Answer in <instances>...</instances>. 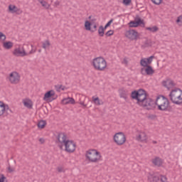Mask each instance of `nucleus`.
Wrapping results in <instances>:
<instances>
[{"instance_id":"f257e3e1","label":"nucleus","mask_w":182,"mask_h":182,"mask_svg":"<svg viewBox=\"0 0 182 182\" xmlns=\"http://www.w3.org/2000/svg\"><path fill=\"white\" fill-rule=\"evenodd\" d=\"M132 99L137 100L138 105H142L144 107H147L148 110H151L154 107V105L158 107V110L166 112L168 109L170 102L168 99L164 95H159L156 97V102L151 98L147 97V92L143 89L134 90L131 94Z\"/></svg>"},{"instance_id":"f03ea898","label":"nucleus","mask_w":182,"mask_h":182,"mask_svg":"<svg viewBox=\"0 0 182 182\" xmlns=\"http://www.w3.org/2000/svg\"><path fill=\"white\" fill-rule=\"evenodd\" d=\"M169 100L173 105H182V90L180 88H175L171 90L168 95Z\"/></svg>"},{"instance_id":"7ed1b4c3","label":"nucleus","mask_w":182,"mask_h":182,"mask_svg":"<svg viewBox=\"0 0 182 182\" xmlns=\"http://www.w3.org/2000/svg\"><path fill=\"white\" fill-rule=\"evenodd\" d=\"M85 157L90 163H97V161H100L102 155L96 149H90L86 151Z\"/></svg>"},{"instance_id":"20e7f679","label":"nucleus","mask_w":182,"mask_h":182,"mask_svg":"<svg viewBox=\"0 0 182 182\" xmlns=\"http://www.w3.org/2000/svg\"><path fill=\"white\" fill-rule=\"evenodd\" d=\"M92 66L96 70L102 72L106 68H107V62L103 57H97L93 59Z\"/></svg>"},{"instance_id":"39448f33","label":"nucleus","mask_w":182,"mask_h":182,"mask_svg":"<svg viewBox=\"0 0 182 182\" xmlns=\"http://www.w3.org/2000/svg\"><path fill=\"white\" fill-rule=\"evenodd\" d=\"M114 141L117 146H123L126 143V135L123 132H118L114 136Z\"/></svg>"},{"instance_id":"423d86ee","label":"nucleus","mask_w":182,"mask_h":182,"mask_svg":"<svg viewBox=\"0 0 182 182\" xmlns=\"http://www.w3.org/2000/svg\"><path fill=\"white\" fill-rule=\"evenodd\" d=\"M64 146L67 153H75V150H76V143H75V141L72 140H67L64 144Z\"/></svg>"},{"instance_id":"0eeeda50","label":"nucleus","mask_w":182,"mask_h":182,"mask_svg":"<svg viewBox=\"0 0 182 182\" xmlns=\"http://www.w3.org/2000/svg\"><path fill=\"white\" fill-rule=\"evenodd\" d=\"M130 28H137L138 26H140V25H142V26H144V21L140 18L139 16H136V17L134 18V21H131L129 23Z\"/></svg>"},{"instance_id":"6e6552de","label":"nucleus","mask_w":182,"mask_h":182,"mask_svg":"<svg viewBox=\"0 0 182 182\" xmlns=\"http://www.w3.org/2000/svg\"><path fill=\"white\" fill-rule=\"evenodd\" d=\"M126 37L131 41H137L139 33L136 30L131 29L126 32Z\"/></svg>"},{"instance_id":"1a4fd4ad","label":"nucleus","mask_w":182,"mask_h":182,"mask_svg":"<svg viewBox=\"0 0 182 182\" xmlns=\"http://www.w3.org/2000/svg\"><path fill=\"white\" fill-rule=\"evenodd\" d=\"M19 79H21V77L19 76V74L16 72H13L10 73L9 75V82L12 85H18L19 83Z\"/></svg>"},{"instance_id":"9d476101","label":"nucleus","mask_w":182,"mask_h":182,"mask_svg":"<svg viewBox=\"0 0 182 182\" xmlns=\"http://www.w3.org/2000/svg\"><path fill=\"white\" fill-rule=\"evenodd\" d=\"M43 99L44 100H49L50 102H53V100H56V99H58V95L55 94V92L53 90H51L46 92Z\"/></svg>"},{"instance_id":"9b49d317","label":"nucleus","mask_w":182,"mask_h":182,"mask_svg":"<svg viewBox=\"0 0 182 182\" xmlns=\"http://www.w3.org/2000/svg\"><path fill=\"white\" fill-rule=\"evenodd\" d=\"M66 137H67L66 134H65V133L63 132L59 133L57 136V141L60 143L58 146L61 150L62 149H63V146L62 144H65L68 141V140H66Z\"/></svg>"},{"instance_id":"f8f14e48","label":"nucleus","mask_w":182,"mask_h":182,"mask_svg":"<svg viewBox=\"0 0 182 182\" xmlns=\"http://www.w3.org/2000/svg\"><path fill=\"white\" fill-rule=\"evenodd\" d=\"M141 73L143 76H153L154 75V69L151 65H149L145 68H141Z\"/></svg>"},{"instance_id":"ddd939ff","label":"nucleus","mask_w":182,"mask_h":182,"mask_svg":"<svg viewBox=\"0 0 182 182\" xmlns=\"http://www.w3.org/2000/svg\"><path fill=\"white\" fill-rule=\"evenodd\" d=\"M148 180L149 182H160V176L157 172H149Z\"/></svg>"},{"instance_id":"4468645a","label":"nucleus","mask_w":182,"mask_h":182,"mask_svg":"<svg viewBox=\"0 0 182 182\" xmlns=\"http://www.w3.org/2000/svg\"><path fill=\"white\" fill-rule=\"evenodd\" d=\"M13 53L14 56H28V53L25 51V48H23V47L16 48Z\"/></svg>"},{"instance_id":"2eb2a0df","label":"nucleus","mask_w":182,"mask_h":182,"mask_svg":"<svg viewBox=\"0 0 182 182\" xmlns=\"http://www.w3.org/2000/svg\"><path fill=\"white\" fill-rule=\"evenodd\" d=\"M162 85L164 87H166L168 90H170V89H172V87H174V86H176V84H174V82L171 80H166L163 81Z\"/></svg>"},{"instance_id":"dca6fc26","label":"nucleus","mask_w":182,"mask_h":182,"mask_svg":"<svg viewBox=\"0 0 182 182\" xmlns=\"http://www.w3.org/2000/svg\"><path fill=\"white\" fill-rule=\"evenodd\" d=\"M9 11L11 14H17V15H21L22 14V10L16 7V6L9 5Z\"/></svg>"},{"instance_id":"f3484780","label":"nucleus","mask_w":182,"mask_h":182,"mask_svg":"<svg viewBox=\"0 0 182 182\" xmlns=\"http://www.w3.org/2000/svg\"><path fill=\"white\" fill-rule=\"evenodd\" d=\"M137 141H146L147 140V135L144 132H140L136 138Z\"/></svg>"},{"instance_id":"a211bd4d","label":"nucleus","mask_w":182,"mask_h":182,"mask_svg":"<svg viewBox=\"0 0 182 182\" xmlns=\"http://www.w3.org/2000/svg\"><path fill=\"white\" fill-rule=\"evenodd\" d=\"M62 103L63 105H75V99L73 97L64 98Z\"/></svg>"},{"instance_id":"6ab92c4d","label":"nucleus","mask_w":182,"mask_h":182,"mask_svg":"<svg viewBox=\"0 0 182 182\" xmlns=\"http://www.w3.org/2000/svg\"><path fill=\"white\" fill-rule=\"evenodd\" d=\"M152 163L154 166H156L157 167H160V166L163 164V161H161V159H160V157H156L155 159H152Z\"/></svg>"},{"instance_id":"aec40b11","label":"nucleus","mask_w":182,"mask_h":182,"mask_svg":"<svg viewBox=\"0 0 182 182\" xmlns=\"http://www.w3.org/2000/svg\"><path fill=\"white\" fill-rule=\"evenodd\" d=\"M3 47L4 48V49H12V48L14 47V43H12L11 41H6L4 42L3 43Z\"/></svg>"},{"instance_id":"412c9836","label":"nucleus","mask_w":182,"mask_h":182,"mask_svg":"<svg viewBox=\"0 0 182 182\" xmlns=\"http://www.w3.org/2000/svg\"><path fill=\"white\" fill-rule=\"evenodd\" d=\"M5 114V103L0 101V116H4Z\"/></svg>"},{"instance_id":"4be33fe9","label":"nucleus","mask_w":182,"mask_h":182,"mask_svg":"<svg viewBox=\"0 0 182 182\" xmlns=\"http://www.w3.org/2000/svg\"><path fill=\"white\" fill-rule=\"evenodd\" d=\"M119 96L120 97H122V99H124L126 100V99H127V91L124 90H120Z\"/></svg>"},{"instance_id":"5701e85b","label":"nucleus","mask_w":182,"mask_h":182,"mask_svg":"<svg viewBox=\"0 0 182 182\" xmlns=\"http://www.w3.org/2000/svg\"><path fill=\"white\" fill-rule=\"evenodd\" d=\"M105 28L103 27V26H100L99 27V29H98V34H99V36H101V37H103L105 36Z\"/></svg>"},{"instance_id":"b1692460","label":"nucleus","mask_w":182,"mask_h":182,"mask_svg":"<svg viewBox=\"0 0 182 182\" xmlns=\"http://www.w3.org/2000/svg\"><path fill=\"white\" fill-rule=\"evenodd\" d=\"M92 25H93L90 21H86L85 23V28L86 31H92Z\"/></svg>"},{"instance_id":"393cba45","label":"nucleus","mask_w":182,"mask_h":182,"mask_svg":"<svg viewBox=\"0 0 182 182\" xmlns=\"http://www.w3.org/2000/svg\"><path fill=\"white\" fill-rule=\"evenodd\" d=\"M45 126H46V121L45 120H41L38 123V129H45Z\"/></svg>"},{"instance_id":"a878e982","label":"nucleus","mask_w":182,"mask_h":182,"mask_svg":"<svg viewBox=\"0 0 182 182\" xmlns=\"http://www.w3.org/2000/svg\"><path fill=\"white\" fill-rule=\"evenodd\" d=\"M140 65L141 66H143L144 68H147V66H150V65H148L147 61L145 58H142L140 60Z\"/></svg>"},{"instance_id":"bb28decb","label":"nucleus","mask_w":182,"mask_h":182,"mask_svg":"<svg viewBox=\"0 0 182 182\" xmlns=\"http://www.w3.org/2000/svg\"><path fill=\"white\" fill-rule=\"evenodd\" d=\"M146 31H150V32H157L159 31V27L158 26H153V27H146Z\"/></svg>"},{"instance_id":"cd10ccee","label":"nucleus","mask_w":182,"mask_h":182,"mask_svg":"<svg viewBox=\"0 0 182 182\" xmlns=\"http://www.w3.org/2000/svg\"><path fill=\"white\" fill-rule=\"evenodd\" d=\"M23 105L25 107H27L28 109H32V102L31 101H24Z\"/></svg>"},{"instance_id":"c85d7f7f","label":"nucleus","mask_w":182,"mask_h":182,"mask_svg":"<svg viewBox=\"0 0 182 182\" xmlns=\"http://www.w3.org/2000/svg\"><path fill=\"white\" fill-rule=\"evenodd\" d=\"M38 2H40V4H41L42 6H43L44 8H46V9H49V4H48V2L43 0H38Z\"/></svg>"},{"instance_id":"c756f323","label":"nucleus","mask_w":182,"mask_h":182,"mask_svg":"<svg viewBox=\"0 0 182 182\" xmlns=\"http://www.w3.org/2000/svg\"><path fill=\"white\" fill-rule=\"evenodd\" d=\"M4 113H6V114H10V113H12V110L9 109V106L5 104H4Z\"/></svg>"},{"instance_id":"7c9ffc66","label":"nucleus","mask_w":182,"mask_h":182,"mask_svg":"<svg viewBox=\"0 0 182 182\" xmlns=\"http://www.w3.org/2000/svg\"><path fill=\"white\" fill-rule=\"evenodd\" d=\"M49 46H50V41H49V40H46L44 43H43V49H46V48H49Z\"/></svg>"},{"instance_id":"2f4dec72","label":"nucleus","mask_w":182,"mask_h":182,"mask_svg":"<svg viewBox=\"0 0 182 182\" xmlns=\"http://www.w3.org/2000/svg\"><path fill=\"white\" fill-rule=\"evenodd\" d=\"M55 88L57 90V92H59L60 89L61 90H65L66 87L62 85H55Z\"/></svg>"},{"instance_id":"473e14b6","label":"nucleus","mask_w":182,"mask_h":182,"mask_svg":"<svg viewBox=\"0 0 182 182\" xmlns=\"http://www.w3.org/2000/svg\"><path fill=\"white\" fill-rule=\"evenodd\" d=\"M92 101L94 102L95 105H97V106H100V100L99 97H92Z\"/></svg>"},{"instance_id":"72a5a7b5","label":"nucleus","mask_w":182,"mask_h":182,"mask_svg":"<svg viewBox=\"0 0 182 182\" xmlns=\"http://www.w3.org/2000/svg\"><path fill=\"white\" fill-rule=\"evenodd\" d=\"M145 59L146 60V63H148V65H151V62H153V59H154V55H151L150 57Z\"/></svg>"},{"instance_id":"f704fd0d","label":"nucleus","mask_w":182,"mask_h":182,"mask_svg":"<svg viewBox=\"0 0 182 182\" xmlns=\"http://www.w3.org/2000/svg\"><path fill=\"white\" fill-rule=\"evenodd\" d=\"M0 182H8L6 177L4 174H0Z\"/></svg>"},{"instance_id":"c9c22d12","label":"nucleus","mask_w":182,"mask_h":182,"mask_svg":"<svg viewBox=\"0 0 182 182\" xmlns=\"http://www.w3.org/2000/svg\"><path fill=\"white\" fill-rule=\"evenodd\" d=\"M112 23H113V18H112L111 20H109L106 25L104 26V28L106 29H107V28H109V26H110V25H112Z\"/></svg>"},{"instance_id":"e433bc0d","label":"nucleus","mask_w":182,"mask_h":182,"mask_svg":"<svg viewBox=\"0 0 182 182\" xmlns=\"http://www.w3.org/2000/svg\"><path fill=\"white\" fill-rule=\"evenodd\" d=\"M122 4L125 5L126 6H129L130 4H132V0H123Z\"/></svg>"},{"instance_id":"4c0bfd02","label":"nucleus","mask_w":182,"mask_h":182,"mask_svg":"<svg viewBox=\"0 0 182 182\" xmlns=\"http://www.w3.org/2000/svg\"><path fill=\"white\" fill-rule=\"evenodd\" d=\"M159 181L161 182H166L167 181V177L163 175H160Z\"/></svg>"},{"instance_id":"58836bf2","label":"nucleus","mask_w":182,"mask_h":182,"mask_svg":"<svg viewBox=\"0 0 182 182\" xmlns=\"http://www.w3.org/2000/svg\"><path fill=\"white\" fill-rule=\"evenodd\" d=\"M114 33V31L113 30H109L107 33H105L106 36H112Z\"/></svg>"},{"instance_id":"ea45409f","label":"nucleus","mask_w":182,"mask_h":182,"mask_svg":"<svg viewBox=\"0 0 182 182\" xmlns=\"http://www.w3.org/2000/svg\"><path fill=\"white\" fill-rule=\"evenodd\" d=\"M142 46L144 48H149V46H151V43L149 41H146Z\"/></svg>"},{"instance_id":"a19ab883","label":"nucleus","mask_w":182,"mask_h":182,"mask_svg":"<svg viewBox=\"0 0 182 182\" xmlns=\"http://www.w3.org/2000/svg\"><path fill=\"white\" fill-rule=\"evenodd\" d=\"M6 39V36L4 34V33L0 32V40L1 41H5Z\"/></svg>"},{"instance_id":"79ce46f5","label":"nucleus","mask_w":182,"mask_h":182,"mask_svg":"<svg viewBox=\"0 0 182 182\" xmlns=\"http://www.w3.org/2000/svg\"><path fill=\"white\" fill-rule=\"evenodd\" d=\"M151 2H153V4H154L155 5H160V4H161V1L162 0H151Z\"/></svg>"},{"instance_id":"37998d69","label":"nucleus","mask_w":182,"mask_h":182,"mask_svg":"<svg viewBox=\"0 0 182 182\" xmlns=\"http://www.w3.org/2000/svg\"><path fill=\"white\" fill-rule=\"evenodd\" d=\"M92 28H91V32H96L97 26L96 24L92 25Z\"/></svg>"},{"instance_id":"c03bdc74","label":"nucleus","mask_w":182,"mask_h":182,"mask_svg":"<svg viewBox=\"0 0 182 182\" xmlns=\"http://www.w3.org/2000/svg\"><path fill=\"white\" fill-rule=\"evenodd\" d=\"M177 23H182V16H179L178 18L176 19Z\"/></svg>"},{"instance_id":"a18cd8bd","label":"nucleus","mask_w":182,"mask_h":182,"mask_svg":"<svg viewBox=\"0 0 182 182\" xmlns=\"http://www.w3.org/2000/svg\"><path fill=\"white\" fill-rule=\"evenodd\" d=\"M8 170H9V173H12V172L15 171V169H14L13 168H11V166H9L8 167Z\"/></svg>"},{"instance_id":"49530a36","label":"nucleus","mask_w":182,"mask_h":182,"mask_svg":"<svg viewBox=\"0 0 182 182\" xmlns=\"http://www.w3.org/2000/svg\"><path fill=\"white\" fill-rule=\"evenodd\" d=\"M57 170H58V173H63V168H62V167H58V168H57Z\"/></svg>"},{"instance_id":"de8ad7c7","label":"nucleus","mask_w":182,"mask_h":182,"mask_svg":"<svg viewBox=\"0 0 182 182\" xmlns=\"http://www.w3.org/2000/svg\"><path fill=\"white\" fill-rule=\"evenodd\" d=\"M36 52V50L31 49V50L28 53V55H32L33 53H35Z\"/></svg>"},{"instance_id":"09e8293b","label":"nucleus","mask_w":182,"mask_h":182,"mask_svg":"<svg viewBox=\"0 0 182 182\" xmlns=\"http://www.w3.org/2000/svg\"><path fill=\"white\" fill-rule=\"evenodd\" d=\"M39 141H40V143H41V144H43V143H45V139L43 138H41L39 139Z\"/></svg>"},{"instance_id":"8fccbe9b","label":"nucleus","mask_w":182,"mask_h":182,"mask_svg":"<svg viewBox=\"0 0 182 182\" xmlns=\"http://www.w3.org/2000/svg\"><path fill=\"white\" fill-rule=\"evenodd\" d=\"M123 63H124L125 65H127V63H129V61H127V59L124 58Z\"/></svg>"},{"instance_id":"3c124183","label":"nucleus","mask_w":182,"mask_h":182,"mask_svg":"<svg viewBox=\"0 0 182 182\" xmlns=\"http://www.w3.org/2000/svg\"><path fill=\"white\" fill-rule=\"evenodd\" d=\"M80 105H82V106H84V107H86V105H85V102H80Z\"/></svg>"},{"instance_id":"603ef678","label":"nucleus","mask_w":182,"mask_h":182,"mask_svg":"<svg viewBox=\"0 0 182 182\" xmlns=\"http://www.w3.org/2000/svg\"><path fill=\"white\" fill-rule=\"evenodd\" d=\"M152 143H153L154 144H157V141H153Z\"/></svg>"},{"instance_id":"864d4df0","label":"nucleus","mask_w":182,"mask_h":182,"mask_svg":"<svg viewBox=\"0 0 182 182\" xmlns=\"http://www.w3.org/2000/svg\"><path fill=\"white\" fill-rule=\"evenodd\" d=\"M151 119H154V115H151L149 117Z\"/></svg>"},{"instance_id":"5fc2aeb1","label":"nucleus","mask_w":182,"mask_h":182,"mask_svg":"<svg viewBox=\"0 0 182 182\" xmlns=\"http://www.w3.org/2000/svg\"><path fill=\"white\" fill-rule=\"evenodd\" d=\"M42 52V50L41 49H39L38 50V53H41Z\"/></svg>"},{"instance_id":"6e6d98bb","label":"nucleus","mask_w":182,"mask_h":182,"mask_svg":"<svg viewBox=\"0 0 182 182\" xmlns=\"http://www.w3.org/2000/svg\"><path fill=\"white\" fill-rule=\"evenodd\" d=\"M91 18H92V16H90L89 19H90Z\"/></svg>"},{"instance_id":"4d7b16f0","label":"nucleus","mask_w":182,"mask_h":182,"mask_svg":"<svg viewBox=\"0 0 182 182\" xmlns=\"http://www.w3.org/2000/svg\"><path fill=\"white\" fill-rule=\"evenodd\" d=\"M31 48H33V45H31Z\"/></svg>"}]
</instances>
